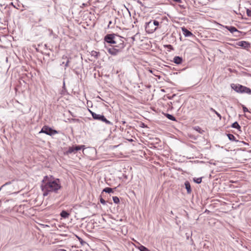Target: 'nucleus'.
I'll return each instance as SVG.
<instances>
[{"label":"nucleus","instance_id":"21","mask_svg":"<svg viewBox=\"0 0 251 251\" xmlns=\"http://www.w3.org/2000/svg\"><path fill=\"white\" fill-rule=\"evenodd\" d=\"M210 111L215 113V114H216L217 115V116L219 118V119L221 120V119H222L221 115L218 112H217L214 109H213V108H211Z\"/></svg>","mask_w":251,"mask_h":251},{"label":"nucleus","instance_id":"36","mask_svg":"<svg viewBox=\"0 0 251 251\" xmlns=\"http://www.w3.org/2000/svg\"><path fill=\"white\" fill-rule=\"evenodd\" d=\"M167 47L168 48H170V49H173V47H172V45H167Z\"/></svg>","mask_w":251,"mask_h":251},{"label":"nucleus","instance_id":"39","mask_svg":"<svg viewBox=\"0 0 251 251\" xmlns=\"http://www.w3.org/2000/svg\"><path fill=\"white\" fill-rule=\"evenodd\" d=\"M58 251H67L66 250H64V249H59L58 250Z\"/></svg>","mask_w":251,"mask_h":251},{"label":"nucleus","instance_id":"11","mask_svg":"<svg viewBox=\"0 0 251 251\" xmlns=\"http://www.w3.org/2000/svg\"><path fill=\"white\" fill-rule=\"evenodd\" d=\"M182 31L183 32L184 35L185 37H189L191 36H193V33L185 27L182 28Z\"/></svg>","mask_w":251,"mask_h":251},{"label":"nucleus","instance_id":"44","mask_svg":"<svg viewBox=\"0 0 251 251\" xmlns=\"http://www.w3.org/2000/svg\"><path fill=\"white\" fill-rule=\"evenodd\" d=\"M62 64H64V62H63L62 63Z\"/></svg>","mask_w":251,"mask_h":251},{"label":"nucleus","instance_id":"35","mask_svg":"<svg viewBox=\"0 0 251 251\" xmlns=\"http://www.w3.org/2000/svg\"><path fill=\"white\" fill-rule=\"evenodd\" d=\"M173 0L174 1L177 2H178V3L181 2V0Z\"/></svg>","mask_w":251,"mask_h":251},{"label":"nucleus","instance_id":"10","mask_svg":"<svg viewBox=\"0 0 251 251\" xmlns=\"http://www.w3.org/2000/svg\"><path fill=\"white\" fill-rule=\"evenodd\" d=\"M225 28L227 29L230 33H233L234 32L240 33V32L234 26H225Z\"/></svg>","mask_w":251,"mask_h":251},{"label":"nucleus","instance_id":"17","mask_svg":"<svg viewBox=\"0 0 251 251\" xmlns=\"http://www.w3.org/2000/svg\"><path fill=\"white\" fill-rule=\"evenodd\" d=\"M91 56H94L96 59H97L98 56L100 55V52L95 50H92L91 52Z\"/></svg>","mask_w":251,"mask_h":251},{"label":"nucleus","instance_id":"6","mask_svg":"<svg viewBox=\"0 0 251 251\" xmlns=\"http://www.w3.org/2000/svg\"><path fill=\"white\" fill-rule=\"evenodd\" d=\"M117 35L114 33L107 34L104 37V41L110 44H114Z\"/></svg>","mask_w":251,"mask_h":251},{"label":"nucleus","instance_id":"1","mask_svg":"<svg viewBox=\"0 0 251 251\" xmlns=\"http://www.w3.org/2000/svg\"><path fill=\"white\" fill-rule=\"evenodd\" d=\"M61 188L60 179L55 178L52 176H45L41 181V188L44 197L50 193H57Z\"/></svg>","mask_w":251,"mask_h":251},{"label":"nucleus","instance_id":"4","mask_svg":"<svg viewBox=\"0 0 251 251\" xmlns=\"http://www.w3.org/2000/svg\"><path fill=\"white\" fill-rule=\"evenodd\" d=\"M123 39V37L117 35L113 46L122 50L125 47Z\"/></svg>","mask_w":251,"mask_h":251},{"label":"nucleus","instance_id":"28","mask_svg":"<svg viewBox=\"0 0 251 251\" xmlns=\"http://www.w3.org/2000/svg\"><path fill=\"white\" fill-rule=\"evenodd\" d=\"M194 129L198 131L199 133H201V127H200L199 126H195L194 127Z\"/></svg>","mask_w":251,"mask_h":251},{"label":"nucleus","instance_id":"22","mask_svg":"<svg viewBox=\"0 0 251 251\" xmlns=\"http://www.w3.org/2000/svg\"><path fill=\"white\" fill-rule=\"evenodd\" d=\"M75 152L84 147V145L74 146Z\"/></svg>","mask_w":251,"mask_h":251},{"label":"nucleus","instance_id":"23","mask_svg":"<svg viewBox=\"0 0 251 251\" xmlns=\"http://www.w3.org/2000/svg\"><path fill=\"white\" fill-rule=\"evenodd\" d=\"M139 249L140 251H150L148 248L143 245H141L139 247Z\"/></svg>","mask_w":251,"mask_h":251},{"label":"nucleus","instance_id":"42","mask_svg":"<svg viewBox=\"0 0 251 251\" xmlns=\"http://www.w3.org/2000/svg\"><path fill=\"white\" fill-rule=\"evenodd\" d=\"M122 123L123 124H126V122L124 121H122Z\"/></svg>","mask_w":251,"mask_h":251},{"label":"nucleus","instance_id":"34","mask_svg":"<svg viewBox=\"0 0 251 251\" xmlns=\"http://www.w3.org/2000/svg\"><path fill=\"white\" fill-rule=\"evenodd\" d=\"M112 21H109V22L108 25V28H110V25H111V24H112Z\"/></svg>","mask_w":251,"mask_h":251},{"label":"nucleus","instance_id":"18","mask_svg":"<svg viewBox=\"0 0 251 251\" xmlns=\"http://www.w3.org/2000/svg\"><path fill=\"white\" fill-rule=\"evenodd\" d=\"M75 147L74 146L73 147H70L68 148V151H66L67 154H71L72 153H75V150L74 149Z\"/></svg>","mask_w":251,"mask_h":251},{"label":"nucleus","instance_id":"26","mask_svg":"<svg viewBox=\"0 0 251 251\" xmlns=\"http://www.w3.org/2000/svg\"><path fill=\"white\" fill-rule=\"evenodd\" d=\"M76 238L78 239V240L79 241L80 244L81 245H84L85 244H86V242L84 241L82 238H81L80 237H79V236L76 235Z\"/></svg>","mask_w":251,"mask_h":251},{"label":"nucleus","instance_id":"43","mask_svg":"<svg viewBox=\"0 0 251 251\" xmlns=\"http://www.w3.org/2000/svg\"><path fill=\"white\" fill-rule=\"evenodd\" d=\"M138 2H139L140 4L142 5V2H139V1H138Z\"/></svg>","mask_w":251,"mask_h":251},{"label":"nucleus","instance_id":"12","mask_svg":"<svg viewBox=\"0 0 251 251\" xmlns=\"http://www.w3.org/2000/svg\"><path fill=\"white\" fill-rule=\"evenodd\" d=\"M185 187L187 190L188 194H190L192 192L190 183L188 181H186L184 183Z\"/></svg>","mask_w":251,"mask_h":251},{"label":"nucleus","instance_id":"13","mask_svg":"<svg viewBox=\"0 0 251 251\" xmlns=\"http://www.w3.org/2000/svg\"><path fill=\"white\" fill-rule=\"evenodd\" d=\"M174 62L176 64H180L182 62V58L180 56H175L174 58Z\"/></svg>","mask_w":251,"mask_h":251},{"label":"nucleus","instance_id":"24","mask_svg":"<svg viewBox=\"0 0 251 251\" xmlns=\"http://www.w3.org/2000/svg\"><path fill=\"white\" fill-rule=\"evenodd\" d=\"M193 180L197 184H200L201 182V177L194 178Z\"/></svg>","mask_w":251,"mask_h":251},{"label":"nucleus","instance_id":"7","mask_svg":"<svg viewBox=\"0 0 251 251\" xmlns=\"http://www.w3.org/2000/svg\"><path fill=\"white\" fill-rule=\"evenodd\" d=\"M157 29V27H154V25L152 23V21L146 23L145 25V29L147 33H152Z\"/></svg>","mask_w":251,"mask_h":251},{"label":"nucleus","instance_id":"8","mask_svg":"<svg viewBox=\"0 0 251 251\" xmlns=\"http://www.w3.org/2000/svg\"><path fill=\"white\" fill-rule=\"evenodd\" d=\"M108 52L112 55H116L119 52L122 51V50L118 48L112 46L111 48H106Z\"/></svg>","mask_w":251,"mask_h":251},{"label":"nucleus","instance_id":"29","mask_svg":"<svg viewBox=\"0 0 251 251\" xmlns=\"http://www.w3.org/2000/svg\"><path fill=\"white\" fill-rule=\"evenodd\" d=\"M243 110L244 112H249L248 108L244 105H242Z\"/></svg>","mask_w":251,"mask_h":251},{"label":"nucleus","instance_id":"40","mask_svg":"<svg viewBox=\"0 0 251 251\" xmlns=\"http://www.w3.org/2000/svg\"><path fill=\"white\" fill-rule=\"evenodd\" d=\"M242 143H243L245 145H248V144L246 143V142H245L244 141H242Z\"/></svg>","mask_w":251,"mask_h":251},{"label":"nucleus","instance_id":"38","mask_svg":"<svg viewBox=\"0 0 251 251\" xmlns=\"http://www.w3.org/2000/svg\"><path fill=\"white\" fill-rule=\"evenodd\" d=\"M179 6H180L181 8H183V9H184V8H185V7L184 6V5H179Z\"/></svg>","mask_w":251,"mask_h":251},{"label":"nucleus","instance_id":"37","mask_svg":"<svg viewBox=\"0 0 251 251\" xmlns=\"http://www.w3.org/2000/svg\"><path fill=\"white\" fill-rule=\"evenodd\" d=\"M66 58H67V57L66 56H65V55H63V56H62V59H66Z\"/></svg>","mask_w":251,"mask_h":251},{"label":"nucleus","instance_id":"15","mask_svg":"<svg viewBox=\"0 0 251 251\" xmlns=\"http://www.w3.org/2000/svg\"><path fill=\"white\" fill-rule=\"evenodd\" d=\"M231 127L234 128H236L239 130L241 131V127L237 122H235L234 123H233L231 125Z\"/></svg>","mask_w":251,"mask_h":251},{"label":"nucleus","instance_id":"25","mask_svg":"<svg viewBox=\"0 0 251 251\" xmlns=\"http://www.w3.org/2000/svg\"><path fill=\"white\" fill-rule=\"evenodd\" d=\"M113 200L115 203L118 204L120 202V200L119 198L116 196L113 197Z\"/></svg>","mask_w":251,"mask_h":251},{"label":"nucleus","instance_id":"16","mask_svg":"<svg viewBox=\"0 0 251 251\" xmlns=\"http://www.w3.org/2000/svg\"><path fill=\"white\" fill-rule=\"evenodd\" d=\"M227 136L229 140L231 141H235L236 142H238V140H236L235 136L232 134H227Z\"/></svg>","mask_w":251,"mask_h":251},{"label":"nucleus","instance_id":"3","mask_svg":"<svg viewBox=\"0 0 251 251\" xmlns=\"http://www.w3.org/2000/svg\"><path fill=\"white\" fill-rule=\"evenodd\" d=\"M89 112L91 113L93 118L95 120H98L104 123L106 125L109 126H112L113 123L107 120L106 118L103 115L100 114H97L96 113L93 112L92 110L88 109Z\"/></svg>","mask_w":251,"mask_h":251},{"label":"nucleus","instance_id":"20","mask_svg":"<svg viewBox=\"0 0 251 251\" xmlns=\"http://www.w3.org/2000/svg\"><path fill=\"white\" fill-rule=\"evenodd\" d=\"M103 192H105V193H110L113 192V189L110 187H106L103 190Z\"/></svg>","mask_w":251,"mask_h":251},{"label":"nucleus","instance_id":"32","mask_svg":"<svg viewBox=\"0 0 251 251\" xmlns=\"http://www.w3.org/2000/svg\"><path fill=\"white\" fill-rule=\"evenodd\" d=\"M69 62H70L69 59V58H68V60H67L66 63L65 64V68H66L67 67H69Z\"/></svg>","mask_w":251,"mask_h":251},{"label":"nucleus","instance_id":"14","mask_svg":"<svg viewBox=\"0 0 251 251\" xmlns=\"http://www.w3.org/2000/svg\"><path fill=\"white\" fill-rule=\"evenodd\" d=\"M69 215L70 214L65 210H63L60 213V216L63 218H67L69 217Z\"/></svg>","mask_w":251,"mask_h":251},{"label":"nucleus","instance_id":"2","mask_svg":"<svg viewBox=\"0 0 251 251\" xmlns=\"http://www.w3.org/2000/svg\"><path fill=\"white\" fill-rule=\"evenodd\" d=\"M231 88L236 92L239 93H247L251 95V89L247 87L237 84H232Z\"/></svg>","mask_w":251,"mask_h":251},{"label":"nucleus","instance_id":"31","mask_svg":"<svg viewBox=\"0 0 251 251\" xmlns=\"http://www.w3.org/2000/svg\"><path fill=\"white\" fill-rule=\"evenodd\" d=\"M100 202L103 204H105L106 203V201L101 197L100 198Z\"/></svg>","mask_w":251,"mask_h":251},{"label":"nucleus","instance_id":"19","mask_svg":"<svg viewBox=\"0 0 251 251\" xmlns=\"http://www.w3.org/2000/svg\"><path fill=\"white\" fill-rule=\"evenodd\" d=\"M165 116L168 119H169L170 120H172L173 121H176V118L173 115H172L171 114L167 113L165 114Z\"/></svg>","mask_w":251,"mask_h":251},{"label":"nucleus","instance_id":"30","mask_svg":"<svg viewBox=\"0 0 251 251\" xmlns=\"http://www.w3.org/2000/svg\"><path fill=\"white\" fill-rule=\"evenodd\" d=\"M247 14L249 17H251V10L249 9H247Z\"/></svg>","mask_w":251,"mask_h":251},{"label":"nucleus","instance_id":"9","mask_svg":"<svg viewBox=\"0 0 251 251\" xmlns=\"http://www.w3.org/2000/svg\"><path fill=\"white\" fill-rule=\"evenodd\" d=\"M237 45L245 49H247L251 47L250 44L245 41H241L238 43Z\"/></svg>","mask_w":251,"mask_h":251},{"label":"nucleus","instance_id":"33","mask_svg":"<svg viewBox=\"0 0 251 251\" xmlns=\"http://www.w3.org/2000/svg\"><path fill=\"white\" fill-rule=\"evenodd\" d=\"M11 184V182L10 181H9V182H7L6 183H5V184H4L3 185H2L1 187L2 188H3L4 186H6V185H9Z\"/></svg>","mask_w":251,"mask_h":251},{"label":"nucleus","instance_id":"27","mask_svg":"<svg viewBox=\"0 0 251 251\" xmlns=\"http://www.w3.org/2000/svg\"><path fill=\"white\" fill-rule=\"evenodd\" d=\"M152 23L154 25V27H157L159 25V23L156 20H153V21H152Z\"/></svg>","mask_w":251,"mask_h":251},{"label":"nucleus","instance_id":"41","mask_svg":"<svg viewBox=\"0 0 251 251\" xmlns=\"http://www.w3.org/2000/svg\"><path fill=\"white\" fill-rule=\"evenodd\" d=\"M132 39L134 41L135 40V37L134 36H133L131 37Z\"/></svg>","mask_w":251,"mask_h":251},{"label":"nucleus","instance_id":"5","mask_svg":"<svg viewBox=\"0 0 251 251\" xmlns=\"http://www.w3.org/2000/svg\"><path fill=\"white\" fill-rule=\"evenodd\" d=\"M39 133H44L47 135L51 136L58 133V131L55 129H53L48 126H45L42 127Z\"/></svg>","mask_w":251,"mask_h":251}]
</instances>
